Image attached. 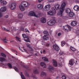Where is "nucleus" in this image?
<instances>
[{
	"label": "nucleus",
	"mask_w": 79,
	"mask_h": 79,
	"mask_svg": "<svg viewBox=\"0 0 79 79\" xmlns=\"http://www.w3.org/2000/svg\"><path fill=\"white\" fill-rule=\"evenodd\" d=\"M66 6V3H62L61 6L60 7V10L57 13V15L59 16L60 17H61L63 16V14L64 8Z\"/></svg>",
	"instance_id": "1"
},
{
	"label": "nucleus",
	"mask_w": 79,
	"mask_h": 79,
	"mask_svg": "<svg viewBox=\"0 0 79 79\" xmlns=\"http://www.w3.org/2000/svg\"><path fill=\"white\" fill-rule=\"evenodd\" d=\"M21 5L19 6L20 10L24 11L25 10L24 7H28L29 5V4L27 2H23L21 3Z\"/></svg>",
	"instance_id": "2"
},
{
	"label": "nucleus",
	"mask_w": 79,
	"mask_h": 79,
	"mask_svg": "<svg viewBox=\"0 0 79 79\" xmlns=\"http://www.w3.org/2000/svg\"><path fill=\"white\" fill-rule=\"evenodd\" d=\"M22 35L23 38L24 39V40L26 42H29V39L28 37H27V36L25 35V34H22Z\"/></svg>",
	"instance_id": "3"
},
{
	"label": "nucleus",
	"mask_w": 79,
	"mask_h": 79,
	"mask_svg": "<svg viewBox=\"0 0 79 79\" xmlns=\"http://www.w3.org/2000/svg\"><path fill=\"white\" fill-rule=\"evenodd\" d=\"M55 21L54 20H51L48 23V24L49 26H52V25H53L55 24Z\"/></svg>",
	"instance_id": "4"
},
{
	"label": "nucleus",
	"mask_w": 79,
	"mask_h": 79,
	"mask_svg": "<svg viewBox=\"0 0 79 79\" xmlns=\"http://www.w3.org/2000/svg\"><path fill=\"white\" fill-rule=\"evenodd\" d=\"M29 16H35V17H36L37 18V15H35V13L33 11H31L30 12L29 14L28 15Z\"/></svg>",
	"instance_id": "5"
},
{
	"label": "nucleus",
	"mask_w": 79,
	"mask_h": 79,
	"mask_svg": "<svg viewBox=\"0 0 79 79\" xmlns=\"http://www.w3.org/2000/svg\"><path fill=\"white\" fill-rule=\"evenodd\" d=\"M53 48L55 50H56V51H58L60 50V48L59 47V46L56 44H54L53 45Z\"/></svg>",
	"instance_id": "6"
},
{
	"label": "nucleus",
	"mask_w": 79,
	"mask_h": 79,
	"mask_svg": "<svg viewBox=\"0 0 79 79\" xmlns=\"http://www.w3.org/2000/svg\"><path fill=\"white\" fill-rule=\"evenodd\" d=\"M64 30L67 31L68 29L69 31L71 30V27L68 25H66L63 27Z\"/></svg>",
	"instance_id": "7"
},
{
	"label": "nucleus",
	"mask_w": 79,
	"mask_h": 79,
	"mask_svg": "<svg viewBox=\"0 0 79 79\" xmlns=\"http://www.w3.org/2000/svg\"><path fill=\"white\" fill-rule=\"evenodd\" d=\"M16 3H12L11 4V6L10 8L11 9L13 10H15L16 8Z\"/></svg>",
	"instance_id": "8"
},
{
	"label": "nucleus",
	"mask_w": 79,
	"mask_h": 79,
	"mask_svg": "<svg viewBox=\"0 0 79 79\" xmlns=\"http://www.w3.org/2000/svg\"><path fill=\"white\" fill-rule=\"evenodd\" d=\"M6 10V8L5 7H2L0 10L1 12H5Z\"/></svg>",
	"instance_id": "9"
},
{
	"label": "nucleus",
	"mask_w": 79,
	"mask_h": 79,
	"mask_svg": "<svg viewBox=\"0 0 79 79\" xmlns=\"http://www.w3.org/2000/svg\"><path fill=\"white\" fill-rule=\"evenodd\" d=\"M74 59H72L69 61V64L70 65L73 66L74 64Z\"/></svg>",
	"instance_id": "10"
},
{
	"label": "nucleus",
	"mask_w": 79,
	"mask_h": 79,
	"mask_svg": "<svg viewBox=\"0 0 79 79\" xmlns=\"http://www.w3.org/2000/svg\"><path fill=\"white\" fill-rule=\"evenodd\" d=\"M71 25L73 26H75L77 25V22L75 21H73L71 23Z\"/></svg>",
	"instance_id": "11"
},
{
	"label": "nucleus",
	"mask_w": 79,
	"mask_h": 79,
	"mask_svg": "<svg viewBox=\"0 0 79 79\" xmlns=\"http://www.w3.org/2000/svg\"><path fill=\"white\" fill-rule=\"evenodd\" d=\"M52 64L54 66H55V67H57L58 66V64L57 63V62H56L55 60H53Z\"/></svg>",
	"instance_id": "12"
},
{
	"label": "nucleus",
	"mask_w": 79,
	"mask_h": 79,
	"mask_svg": "<svg viewBox=\"0 0 79 79\" xmlns=\"http://www.w3.org/2000/svg\"><path fill=\"white\" fill-rule=\"evenodd\" d=\"M48 69L50 71H53L54 70V68L51 65H49L48 67Z\"/></svg>",
	"instance_id": "13"
},
{
	"label": "nucleus",
	"mask_w": 79,
	"mask_h": 79,
	"mask_svg": "<svg viewBox=\"0 0 79 79\" xmlns=\"http://www.w3.org/2000/svg\"><path fill=\"white\" fill-rule=\"evenodd\" d=\"M69 17H71V18L74 17V15H75V14L74 13V12H70L69 14Z\"/></svg>",
	"instance_id": "14"
},
{
	"label": "nucleus",
	"mask_w": 79,
	"mask_h": 79,
	"mask_svg": "<svg viewBox=\"0 0 79 79\" xmlns=\"http://www.w3.org/2000/svg\"><path fill=\"white\" fill-rule=\"evenodd\" d=\"M50 5H47L45 6V8L46 9V11H48V10H50Z\"/></svg>",
	"instance_id": "15"
},
{
	"label": "nucleus",
	"mask_w": 79,
	"mask_h": 79,
	"mask_svg": "<svg viewBox=\"0 0 79 79\" xmlns=\"http://www.w3.org/2000/svg\"><path fill=\"white\" fill-rule=\"evenodd\" d=\"M40 65L43 67L44 68H46V64L44 62H42L40 63Z\"/></svg>",
	"instance_id": "16"
},
{
	"label": "nucleus",
	"mask_w": 79,
	"mask_h": 79,
	"mask_svg": "<svg viewBox=\"0 0 79 79\" xmlns=\"http://www.w3.org/2000/svg\"><path fill=\"white\" fill-rule=\"evenodd\" d=\"M73 9L74 10H75V11H79V6L77 5L73 7Z\"/></svg>",
	"instance_id": "17"
},
{
	"label": "nucleus",
	"mask_w": 79,
	"mask_h": 79,
	"mask_svg": "<svg viewBox=\"0 0 79 79\" xmlns=\"http://www.w3.org/2000/svg\"><path fill=\"white\" fill-rule=\"evenodd\" d=\"M48 15H50V16H53V11L52 10L49 11L48 12Z\"/></svg>",
	"instance_id": "18"
},
{
	"label": "nucleus",
	"mask_w": 79,
	"mask_h": 79,
	"mask_svg": "<svg viewBox=\"0 0 79 79\" xmlns=\"http://www.w3.org/2000/svg\"><path fill=\"white\" fill-rule=\"evenodd\" d=\"M23 16V15L22 13H19L18 15V17L19 19H22Z\"/></svg>",
	"instance_id": "19"
},
{
	"label": "nucleus",
	"mask_w": 79,
	"mask_h": 79,
	"mask_svg": "<svg viewBox=\"0 0 79 79\" xmlns=\"http://www.w3.org/2000/svg\"><path fill=\"white\" fill-rule=\"evenodd\" d=\"M41 22L43 23H46V20L45 18H42L41 19Z\"/></svg>",
	"instance_id": "20"
},
{
	"label": "nucleus",
	"mask_w": 79,
	"mask_h": 79,
	"mask_svg": "<svg viewBox=\"0 0 79 79\" xmlns=\"http://www.w3.org/2000/svg\"><path fill=\"white\" fill-rule=\"evenodd\" d=\"M43 39L44 40H48V37L47 35H44L43 37Z\"/></svg>",
	"instance_id": "21"
},
{
	"label": "nucleus",
	"mask_w": 79,
	"mask_h": 79,
	"mask_svg": "<svg viewBox=\"0 0 79 79\" xmlns=\"http://www.w3.org/2000/svg\"><path fill=\"white\" fill-rule=\"evenodd\" d=\"M65 11L67 13H69L71 11V10L69 8H67L65 9Z\"/></svg>",
	"instance_id": "22"
},
{
	"label": "nucleus",
	"mask_w": 79,
	"mask_h": 79,
	"mask_svg": "<svg viewBox=\"0 0 79 79\" xmlns=\"http://www.w3.org/2000/svg\"><path fill=\"white\" fill-rule=\"evenodd\" d=\"M55 7L56 10H58L60 8V5L59 4H56L55 5Z\"/></svg>",
	"instance_id": "23"
},
{
	"label": "nucleus",
	"mask_w": 79,
	"mask_h": 79,
	"mask_svg": "<svg viewBox=\"0 0 79 79\" xmlns=\"http://www.w3.org/2000/svg\"><path fill=\"white\" fill-rule=\"evenodd\" d=\"M42 59L43 60H44V61H48V59L45 57H43L42 58Z\"/></svg>",
	"instance_id": "24"
},
{
	"label": "nucleus",
	"mask_w": 79,
	"mask_h": 79,
	"mask_svg": "<svg viewBox=\"0 0 79 79\" xmlns=\"http://www.w3.org/2000/svg\"><path fill=\"white\" fill-rule=\"evenodd\" d=\"M4 61H6V60L3 57H0V61L1 62H3Z\"/></svg>",
	"instance_id": "25"
},
{
	"label": "nucleus",
	"mask_w": 79,
	"mask_h": 79,
	"mask_svg": "<svg viewBox=\"0 0 79 79\" xmlns=\"http://www.w3.org/2000/svg\"><path fill=\"white\" fill-rule=\"evenodd\" d=\"M1 4L2 5H5L7 4V2H6V1H3L1 2Z\"/></svg>",
	"instance_id": "26"
},
{
	"label": "nucleus",
	"mask_w": 79,
	"mask_h": 79,
	"mask_svg": "<svg viewBox=\"0 0 79 79\" xmlns=\"http://www.w3.org/2000/svg\"><path fill=\"white\" fill-rule=\"evenodd\" d=\"M65 44H66V43L64 41H62L61 42V45L62 47H63Z\"/></svg>",
	"instance_id": "27"
},
{
	"label": "nucleus",
	"mask_w": 79,
	"mask_h": 79,
	"mask_svg": "<svg viewBox=\"0 0 79 79\" xmlns=\"http://www.w3.org/2000/svg\"><path fill=\"white\" fill-rule=\"evenodd\" d=\"M37 7L38 8H39V9H42V8L43 7V6H42V5H41L39 4L38 5Z\"/></svg>",
	"instance_id": "28"
},
{
	"label": "nucleus",
	"mask_w": 79,
	"mask_h": 79,
	"mask_svg": "<svg viewBox=\"0 0 79 79\" xmlns=\"http://www.w3.org/2000/svg\"><path fill=\"white\" fill-rule=\"evenodd\" d=\"M70 49L73 52H75L76 50V49L73 47H70Z\"/></svg>",
	"instance_id": "29"
},
{
	"label": "nucleus",
	"mask_w": 79,
	"mask_h": 79,
	"mask_svg": "<svg viewBox=\"0 0 79 79\" xmlns=\"http://www.w3.org/2000/svg\"><path fill=\"white\" fill-rule=\"evenodd\" d=\"M21 77L22 79H26V78H25V77H24V76L23 74H23V73L21 72Z\"/></svg>",
	"instance_id": "30"
},
{
	"label": "nucleus",
	"mask_w": 79,
	"mask_h": 79,
	"mask_svg": "<svg viewBox=\"0 0 79 79\" xmlns=\"http://www.w3.org/2000/svg\"><path fill=\"white\" fill-rule=\"evenodd\" d=\"M46 76V73H45L44 72H42L41 74V76Z\"/></svg>",
	"instance_id": "31"
},
{
	"label": "nucleus",
	"mask_w": 79,
	"mask_h": 79,
	"mask_svg": "<svg viewBox=\"0 0 79 79\" xmlns=\"http://www.w3.org/2000/svg\"><path fill=\"white\" fill-rule=\"evenodd\" d=\"M43 33L44 34H46L47 35H49V34L48 33V31H43Z\"/></svg>",
	"instance_id": "32"
},
{
	"label": "nucleus",
	"mask_w": 79,
	"mask_h": 79,
	"mask_svg": "<svg viewBox=\"0 0 79 79\" xmlns=\"http://www.w3.org/2000/svg\"><path fill=\"white\" fill-rule=\"evenodd\" d=\"M33 73L34 74H39V71L37 70H35L33 71Z\"/></svg>",
	"instance_id": "33"
},
{
	"label": "nucleus",
	"mask_w": 79,
	"mask_h": 79,
	"mask_svg": "<svg viewBox=\"0 0 79 79\" xmlns=\"http://www.w3.org/2000/svg\"><path fill=\"white\" fill-rule=\"evenodd\" d=\"M21 66L23 67V68H26V69H28V66L27 65H21Z\"/></svg>",
	"instance_id": "34"
},
{
	"label": "nucleus",
	"mask_w": 79,
	"mask_h": 79,
	"mask_svg": "<svg viewBox=\"0 0 79 79\" xmlns=\"http://www.w3.org/2000/svg\"><path fill=\"white\" fill-rule=\"evenodd\" d=\"M15 38L17 41L19 42H21V40H20V39L18 37V36H16Z\"/></svg>",
	"instance_id": "35"
},
{
	"label": "nucleus",
	"mask_w": 79,
	"mask_h": 79,
	"mask_svg": "<svg viewBox=\"0 0 79 79\" xmlns=\"http://www.w3.org/2000/svg\"><path fill=\"white\" fill-rule=\"evenodd\" d=\"M7 65L9 68H12V65H11V64L10 63H8L7 64Z\"/></svg>",
	"instance_id": "36"
},
{
	"label": "nucleus",
	"mask_w": 79,
	"mask_h": 79,
	"mask_svg": "<svg viewBox=\"0 0 79 79\" xmlns=\"http://www.w3.org/2000/svg\"><path fill=\"white\" fill-rule=\"evenodd\" d=\"M14 69L15 70V71H16V72H18V68H16V67H14Z\"/></svg>",
	"instance_id": "37"
},
{
	"label": "nucleus",
	"mask_w": 79,
	"mask_h": 79,
	"mask_svg": "<svg viewBox=\"0 0 79 79\" xmlns=\"http://www.w3.org/2000/svg\"><path fill=\"white\" fill-rule=\"evenodd\" d=\"M1 54L2 56H3V57H6V55L3 53H1Z\"/></svg>",
	"instance_id": "38"
},
{
	"label": "nucleus",
	"mask_w": 79,
	"mask_h": 79,
	"mask_svg": "<svg viewBox=\"0 0 79 79\" xmlns=\"http://www.w3.org/2000/svg\"><path fill=\"white\" fill-rule=\"evenodd\" d=\"M62 78L63 79H66V77L64 75L62 76Z\"/></svg>",
	"instance_id": "39"
},
{
	"label": "nucleus",
	"mask_w": 79,
	"mask_h": 79,
	"mask_svg": "<svg viewBox=\"0 0 79 79\" xmlns=\"http://www.w3.org/2000/svg\"><path fill=\"white\" fill-rule=\"evenodd\" d=\"M2 29H4V30H5V31H10V30L5 28H4V27L2 28Z\"/></svg>",
	"instance_id": "40"
},
{
	"label": "nucleus",
	"mask_w": 79,
	"mask_h": 79,
	"mask_svg": "<svg viewBox=\"0 0 79 79\" xmlns=\"http://www.w3.org/2000/svg\"><path fill=\"white\" fill-rule=\"evenodd\" d=\"M64 54V52H62V51H60L59 52V54L60 55H63Z\"/></svg>",
	"instance_id": "41"
},
{
	"label": "nucleus",
	"mask_w": 79,
	"mask_h": 79,
	"mask_svg": "<svg viewBox=\"0 0 79 79\" xmlns=\"http://www.w3.org/2000/svg\"><path fill=\"white\" fill-rule=\"evenodd\" d=\"M54 10H53V14L54 13V14H56V10H55V8H53Z\"/></svg>",
	"instance_id": "42"
},
{
	"label": "nucleus",
	"mask_w": 79,
	"mask_h": 79,
	"mask_svg": "<svg viewBox=\"0 0 79 79\" xmlns=\"http://www.w3.org/2000/svg\"><path fill=\"white\" fill-rule=\"evenodd\" d=\"M48 2L49 3H51L52 2H54V0H48Z\"/></svg>",
	"instance_id": "43"
},
{
	"label": "nucleus",
	"mask_w": 79,
	"mask_h": 79,
	"mask_svg": "<svg viewBox=\"0 0 79 79\" xmlns=\"http://www.w3.org/2000/svg\"><path fill=\"white\" fill-rule=\"evenodd\" d=\"M2 40L3 41H4V42H5V43H7V42L6 41H7V40H6V39H2Z\"/></svg>",
	"instance_id": "44"
},
{
	"label": "nucleus",
	"mask_w": 79,
	"mask_h": 79,
	"mask_svg": "<svg viewBox=\"0 0 79 79\" xmlns=\"http://www.w3.org/2000/svg\"><path fill=\"white\" fill-rule=\"evenodd\" d=\"M76 33L77 35H79V29L77 31Z\"/></svg>",
	"instance_id": "45"
},
{
	"label": "nucleus",
	"mask_w": 79,
	"mask_h": 79,
	"mask_svg": "<svg viewBox=\"0 0 79 79\" xmlns=\"http://www.w3.org/2000/svg\"><path fill=\"white\" fill-rule=\"evenodd\" d=\"M74 63H75V64H78L79 62H78L77 60H76V61L74 62Z\"/></svg>",
	"instance_id": "46"
},
{
	"label": "nucleus",
	"mask_w": 79,
	"mask_h": 79,
	"mask_svg": "<svg viewBox=\"0 0 79 79\" xmlns=\"http://www.w3.org/2000/svg\"><path fill=\"white\" fill-rule=\"evenodd\" d=\"M61 35V33L59 32L58 33V36H60Z\"/></svg>",
	"instance_id": "47"
},
{
	"label": "nucleus",
	"mask_w": 79,
	"mask_h": 79,
	"mask_svg": "<svg viewBox=\"0 0 79 79\" xmlns=\"http://www.w3.org/2000/svg\"><path fill=\"white\" fill-rule=\"evenodd\" d=\"M3 16V15L2 13L0 12V17H2Z\"/></svg>",
	"instance_id": "48"
},
{
	"label": "nucleus",
	"mask_w": 79,
	"mask_h": 79,
	"mask_svg": "<svg viewBox=\"0 0 79 79\" xmlns=\"http://www.w3.org/2000/svg\"><path fill=\"white\" fill-rule=\"evenodd\" d=\"M46 47H49L50 46V44H47L46 45Z\"/></svg>",
	"instance_id": "49"
},
{
	"label": "nucleus",
	"mask_w": 79,
	"mask_h": 79,
	"mask_svg": "<svg viewBox=\"0 0 79 79\" xmlns=\"http://www.w3.org/2000/svg\"><path fill=\"white\" fill-rule=\"evenodd\" d=\"M27 47H29V48H31V47H30V45L29 44H27Z\"/></svg>",
	"instance_id": "50"
},
{
	"label": "nucleus",
	"mask_w": 79,
	"mask_h": 79,
	"mask_svg": "<svg viewBox=\"0 0 79 79\" xmlns=\"http://www.w3.org/2000/svg\"><path fill=\"white\" fill-rule=\"evenodd\" d=\"M16 22H21V21L19 20H18V19H16Z\"/></svg>",
	"instance_id": "51"
},
{
	"label": "nucleus",
	"mask_w": 79,
	"mask_h": 79,
	"mask_svg": "<svg viewBox=\"0 0 79 79\" xmlns=\"http://www.w3.org/2000/svg\"><path fill=\"white\" fill-rule=\"evenodd\" d=\"M13 52H15V53H17V51L16 50H13Z\"/></svg>",
	"instance_id": "52"
},
{
	"label": "nucleus",
	"mask_w": 79,
	"mask_h": 79,
	"mask_svg": "<svg viewBox=\"0 0 79 79\" xmlns=\"http://www.w3.org/2000/svg\"><path fill=\"white\" fill-rule=\"evenodd\" d=\"M5 18H8V15H6L5 16Z\"/></svg>",
	"instance_id": "53"
},
{
	"label": "nucleus",
	"mask_w": 79,
	"mask_h": 79,
	"mask_svg": "<svg viewBox=\"0 0 79 79\" xmlns=\"http://www.w3.org/2000/svg\"><path fill=\"white\" fill-rule=\"evenodd\" d=\"M25 31L27 32H29V30L27 28L25 29Z\"/></svg>",
	"instance_id": "54"
},
{
	"label": "nucleus",
	"mask_w": 79,
	"mask_h": 79,
	"mask_svg": "<svg viewBox=\"0 0 79 79\" xmlns=\"http://www.w3.org/2000/svg\"><path fill=\"white\" fill-rule=\"evenodd\" d=\"M43 53H44V54L45 53V50H43Z\"/></svg>",
	"instance_id": "55"
},
{
	"label": "nucleus",
	"mask_w": 79,
	"mask_h": 79,
	"mask_svg": "<svg viewBox=\"0 0 79 79\" xmlns=\"http://www.w3.org/2000/svg\"><path fill=\"white\" fill-rule=\"evenodd\" d=\"M75 2H79V0H75Z\"/></svg>",
	"instance_id": "56"
},
{
	"label": "nucleus",
	"mask_w": 79,
	"mask_h": 79,
	"mask_svg": "<svg viewBox=\"0 0 79 79\" xmlns=\"http://www.w3.org/2000/svg\"><path fill=\"white\" fill-rule=\"evenodd\" d=\"M42 0H38V2L40 3L41 2V1H42Z\"/></svg>",
	"instance_id": "57"
},
{
	"label": "nucleus",
	"mask_w": 79,
	"mask_h": 79,
	"mask_svg": "<svg viewBox=\"0 0 79 79\" xmlns=\"http://www.w3.org/2000/svg\"><path fill=\"white\" fill-rule=\"evenodd\" d=\"M13 27L14 30H15V31H16V28L15 27Z\"/></svg>",
	"instance_id": "58"
},
{
	"label": "nucleus",
	"mask_w": 79,
	"mask_h": 79,
	"mask_svg": "<svg viewBox=\"0 0 79 79\" xmlns=\"http://www.w3.org/2000/svg\"><path fill=\"white\" fill-rule=\"evenodd\" d=\"M44 79H51L50 77L48 78H45Z\"/></svg>",
	"instance_id": "59"
},
{
	"label": "nucleus",
	"mask_w": 79,
	"mask_h": 79,
	"mask_svg": "<svg viewBox=\"0 0 79 79\" xmlns=\"http://www.w3.org/2000/svg\"><path fill=\"white\" fill-rule=\"evenodd\" d=\"M58 77H59L57 76V77H56V79H58Z\"/></svg>",
	"instance_id": "60"
},
{
	"label": "nucleus",
	"mask_w": 79,
	"mask_h": 79,
	"mask_svg": "<svg viewBox=\"0 0 79 79\" xmlns=\"http://www.w3.org/2000/svg\"><path fill=\"white\" fill-rule=\"evenodd\" d=\"M23 50L25 51V52H26V49H23Z\"/></svg>",
	"instance_id": "61"
},
{
	"label": "nucleus",
	"mask_w": 79,
	"mask_h": 79,
	"mask_svg": "<svg viewBox=\"0 0 79 79\" xmlns=\"http://www.w3.org/2000/svg\"><path fill=\"white\" fill-rule=\"evenodd\" d=\"M31 50V51H33V49H31V50Z\"/></svg>",
	"instance_id": "62"
},
{
	"label": "nucleus",
	"mask_w": 79,
	"mask_h": 79,
	"mask_svg": "<svg viewBox=\"0 0 79 79\" xmlns=\"http://www.w3.org/2000/svg\"><path fill=\"white\" fill-rule=\"evenodd\" d=\"M3 0H0V2H2Z\"/></svg>",
	"instance_id": "63"
},
{
	"label": "nucleus",
	"mask_w": 79,
	"mask_h": 79,
	"mask_svg": "<svg viewBox=\"0 0 79 79\" xmlns=\"http://www.w3.org/2000/svg\"><path fill=\"white\" fill-rule=\"evenodd\" d=\"M77 54H78V55H79V52H77Z\"/></svg>",
	"instance_id": "64"
}]
</instances>
